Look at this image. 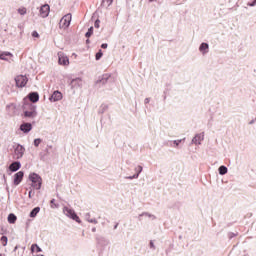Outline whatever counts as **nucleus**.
Instances as JSON below:
<instances>
[{
    "mask_svg": "<svg viewBox=\"0 0 256 256\" xmlns=\"http://www.w3.org/2000/svg\"><path fill=\"white\" fill-rule=\"evenodd\" d=\"M23 111H24V116L28 117L29 119H33L37 117L36 107L31 103L24 104Z\"/></svg>",
    "mask_w": 256,
    "mask_h": 256,
    "instance_id": "f257e3e1",
    "label": "nucleus"
},
{
    "mask_svg": "<svg viewBox=\"0 0 256 256\" xmlns=\"http://www.w3.org/2000/svg\"><path fill=\"white\" fill-rule=\"evenodd\" d=\"M29 180L31 181V185L34 189H41V185L43 183V180L41 179V176H39V174L37 173H31L29 175Z\"/></svg>",
    "mask_w": 256,
    "mask_h": 256,
    "instance_id": "f03ea898",
    "label": "nucleus"
},
{
    "mask_svg": "<svg viewBox=\"0 0 256 256\" xmlns=\"http://www.w3.org/2000/svg\"><path fill=\"white\" fill-rule=\"evenodd\" d=\"M63 213H64V215H66L67 217H70V219H73L77 223H81V219L79 218V216H77V214L75 213V210H73L69 207H64Z\"/></svg>",
    "mask_w": 256,
    "mask_h": 256,
    "instance_id": "7ed1b4c3",
    "label": "nucleus"
},
{
    "mask_svg": "<svg viewBox=\"0 0 256 256\" xmlns=\"http://www.w3.org/2000/svg\"><path fill=\"white\" fill-rule=\"evenodd\" d=\"M29 82V78L26 75H18L15 77L16 87L23 88Z\"/></svg>",
    "mask_w": 256,
    "mask_h": 256,
    "instance_id": "20e7f679",
    "label": "nucleus"
},
{
    "mask_svg": "<svg viewBox=\"0 0 256 256\" xmlns=\"http://www.w3.org/2000/svg\"><path fill=\"white\" fill-rule=\"evenodd\" d=\"M71 19V14H66L64 17H62L59 23L60 29H67L71 25Z\"/></svg>",
    "mask_w": 256,
    "mask_h": 256,
    "instance_id": "39448f33",
    "label": "nucleus"
},
{
    "mask_svg": "<svg viewBox=\"0 0 256 256\" xmlns=\"http://www.w3.org/2000/svg\"><path fill=\"white\" fill-rule=\"evenodd\" d=\"M25 153V148L22 145H16L14 149V159H21Z\"/></svg>",
    "mask_w": 256,
    "mask_h": 256,
    "instance_id": "423d86ee",
    "label": "nucleus"
},
{
    "mask_svg": "<svg viewBox=\"0 0 256 256\" xmlns=\"http://www.w3.org/2000/svg\"><path fill=\"white\" fill-rule=\"evenodd\" d=\"M58 63L59 65H69V58L65 56V53L58 52Z\"/></svg>",
    "mask_w": 256,
    "mask_h": 256,
    "instance_id": "0eeeda50",
    "label": "nucleus"
},
{
    "mask_svg": "<svg viewBox=\"0 0 256 256\" xmlns=\"http://www.w3.org/2000/svg\"><path fill=\"white\" fill-rule=\"evenodd\" d=\"M49 11H50V7L49 5L45 4L40 8V15L41 17L45 18V17H49Z\"/></svg>",
    "mask_w": 256,
    "mask_h": 256,
    "instance_id": "6e6552de",
    "label": "nucleus"
},
{
    "mask_svg": "<svg viewBox=\"0 0 256 256\" xmlns=\"http://www.w3.org/2000/svg\"><path fill=\"white\" fill-rule=\"evenodd\" d=\"M24 173L23 171H19L14 175V185H19L23 181Z\"/></svg>",
    "mask_w": 256,
    "mask_h": 256,
    "instance_id": "1a4fd4ad",
    "label": "nucleus"
},
{
    "mask_svg": "<svg viewBox=\"0 0 256 256\" xmlns=\"http://www.w3.org/2000/svg\"><path fill=\"white\" fill-rule=\"evenodd\" d=\"M63 99V94L59 91H54L52 96L50 97V101H61Z\"/></svg>",
    "mask_w": 256,
    "mask_h": 256,
    "instance_id": "9d476101",
    "label": "nucleus"
},
{
    "mask_svg": "<svg viewBox=\"0 0 256 256\" xmlns=\"http://www.w3.org/2000/svg\"><path fill=\"white\" fill-rule=\"evenodd\" d=\"M31 129H33V125H31V123H23L20 126V131H22L23 133H29Z\"/></svg>",
    "mask_w": 256,
    "mask_h": 256,
    "instance_id": "9b49d317",
    "label": "nucleus"
},
{
    "mask_svg": "<svg viewBox=\"0 0 256 256\" xmlns=\"http://www.w3.org/2000/svg\"><path fill=\"white\" fill-rule=\"evenodd\" d=\"M28 98L32 103H37L39 101V93L32 92L28 95Z\"/></svg>",
    "mask_w": 256,
    "mask_h": 256,
    "instance_id": "f8f14e48",
    "label": "nucleus"
},
{
    "mask_svg": "<svg viewBox=\"0 0 256 256\" xmlns=\"http://www.w3.org/2000/svg\"><path fill=\"white\" fill-rule=\"evenodd\" d=\"M204 137L203 134H198L192 139V142L195 143V145H201V141H203Z\"/></svg>",
    "mask_w": 256,
    "mask_h": 256,
    "instance_id": "ddd939ff",
    "label": "nucleus"
},
{
    "mask_svg": "<svg viewBox=\"0 0 256 256\" xmlns=\"http://www.w3.org/2000/svg\"><path fill=\"white\" fill-rule=\"evenodd\" d=\"M9 169H10L12 172L19 171V169H21V162H13V163L9 166Z\"/></svg>",
    "mask_w": 256,
    "mask_h": 256,
    "instance_id": "4468645a",
    "label": "nucleus"
},
{
    "mask_svg": "<svg viewBox=\"0 0 256 256\" xmlns=\"http://www.w3.org/2000/svg\"><path fill=\"white\" fill-rule=\"evenodd\" d=\"M199 50L201 51V53H203V55H205V53H207V51H209V44L207 43H202L200 45Z\"/></svg>",
    "mask_w": 256,
    "mask_h": 256,
    "instance_id": "2eb2a0df",
    "label": "nucleus"
},
{
    "mask_svg": "<svg viewBox=\"0 0 256 256\" xmlns=\"http://www.w3.org/2000/svg\"><path fill=\"white\" fill-rule=\"evenodd\" d=\"M17 222V216L15 214H9L8 215V223L15 224Z\"/></svg>",
    "mask_w": 256,
    "mask_h": 256,
    "instance_id": "dca6fc26",
    "label": "nucleus"
},
{
    "mask_svg": "<svg viewBox=\"0 0 256 256\" xmlns=\"http://www.w3.org/2000/svg\"><path fill=\"white\" fill-rule=\"evenodd\" d=\"M31 253H41V248L37 244H32Z\"/></svg>",
    "mask_w": 256,
    "mask_h": 256,
    "instance_id": "f3484780",
    "label": "nucleus"
},
{
    "mask_svg": "<svg viewBox=\"0 0 256 256\" xmlns=\"http://www.w3.org/2000/svg\"><path fill=\"white\" fill-rule=\"evenodd\" d=\"M39 211H41V208L36 207L34 208L31 212H30V217H37V214L39 213Z\"/></svg>",
    "mask_w": 256,
    "mask_h": 256,
    "instance_id": "a211bd4d",
    "label": "nucleus"
},
{
    "mask_svg": "<svg viewBox=\"0 0 256 256\" xmlns=\"http://www.w3.org/2000/svg\"><path fill=\"white\" fill-rule=\"evenodd\" d=\"M0 242L3 245V247H7V242H8L7 236H2L0 239Z\"/></svg>",
    "mask_w": 256,
    "mask_h": 256,
    "instance_id": "6ab92c4d",
    "label": "nucleus"
},
{
    "mask_svg": "<svg viewBox=\"0 0 256 256\" xmlns=\"http://www.w3.org/2000/svg\"><path fill=\"white\" fill-rule=\"evenodd\" d=\"M219 173H220V175H226V173H227V167H225V166H220V167H219Z\"/></svg>",
    "mask_w": 256,
    "mask_h": 256,
    "instance_id": "aec40b11",
    "label": "nucleus"
},
{
    "mask_svg": "<svg viewBox=\"0 0 256 256\" xmlns=\"http://www.w3.org/2000/svg\"><path fill=\"white\" fill-rule=\"evenodd\" d=\"M19 15H27V8L21 7L18 9Z\"/></svg>",
    "mask_w": 256,
    "mask_h": 256,
    "instance_id": "412c9836",
    "label": "nucleus"
},
{
    "mask_svg": "<svg viewBox=\"0 0 256 256\" xmlns=\"http://www.w3.org/2000/svg\"><path fill=\"white\" fill-rule=\"evenodd\" d=\"M11 53L9 52H4L2 54H0V59H2L3 61H5V57H11Z\"/></svg>",
    "mask_w": 256,
    "mask_h": 256,
    "instance_id": "4be33fe9",
    "label": "nucleus"
},
{
    "mask_svg": "<svg viewBox=\"0 0 256 256\" xmlns=\"http://www.w3.org/2000/svg\"><path fill=\"white\" fill-rule=\"evenodd\" d=\"M101 57H103V51L99 50L96 55H95V59L96 61H99V59H101Z\"/></svg>",
    "mask_w": 256,
    "mask_h": 256,
    "instance_id": "5701e85b",
    "label": "nucleus"
},
{
    "mask_svg": "<svg viewBox=\"0 0 256 256\" xmlns=\"http://www.w3.org/2000/svg\"><path fill=\"white\" fill-rule=\"evenodd\" d=\"M93 35V27H90L89 29H88V32L86 33V37H91Z\"/></svg>",
    "mask_w": 256,
    "mask_h": 256,
    "instance_id": "b1692460",
    "label": "nucleus"
},
{
    "mask_svg": "<svg viewBox=\"0 0 256 256\" xmlns=\"http://www.w3.org/2000/svg\"><path fill=\"white\" fill-rule=\"evenodd\" d=\"M39 145H41V139L37 138V139L34 140V146L38 147Z\"/></svg>",
    "mask_w": 256,
    "mask_h": 256,
    "instance_id": "393cba45",
    "label": "nucleus"
},
{
    "mask_svg": "<svg viewBox=\"0 0 256 256\" xmlns=\"http://www.w3.org/2000/svg\"><path fill=\"white\" fill-rule=\"evenodd\" d=\"M32 37L39 39V33L37 31L32 32Z\"/></svg>",
    "mask_w": 256,
    "mask_h": 256,
    "instance_id": "a878e982",
    "label": "nucleus"
},
{
    "mask_svg": "<svg viewBox=\"0 0 256 256\" xmlns=\"http://www.w3.org/2000/svg\"><path fill=\"white\" fill-rule=\"evenodd\" d=\"M99 23H101V21L96 20V21H95V24H94V27H96L97 29H99Z\"/></svg>",
    "mask_w": 256,
    "mask_h": 256,
    "instance_id": "bb28decb",
    "label": "nucleus"
},
{
    "mask_svg": "<svg viewBox=\"0 0 256 256\" xmlns=\"http://www.w3.org/2000/svg\"><path fill=\"white\" fill-rule=\"evenodd\" d=\"M104 3H106L107 5H111L113 3V0H104Z\"/></svg>",
    "mask_w": 256,
    "mask_h": 256,
    "instance_id": "cd10ccee",
    "label": "nucleus"
},
{
    "mask_svg": "<svg viewBox=\"0 0 256 256\" xmlns=\"http://www.w3.org/2000/svg\"><path fill=\"white\" fill-rule=\"evenodd\" d=\"M107 47H108L107 43H104V44L101 45L102 49H107Z\"/></svg>",
    "mask_w": 256,
    "mask_h": 256,
    "instance_id": "c85d7f7f",
    "label": "nucleus"
},
{
    "mask_svg": "<svg viewBox=\"0 0 256 256\" xmlns=\"http://www.w3.org/2000/svg\"><path fill=\"white\" fill-rule=\"evenodd\" d=\"M181 142V140H175L174 144H176V147H179V143Z\"/></svg>",
    "mask_w": 256,
    "mask_h": 256,
    "instance_id": "c756f323",
    "label": "nucleus"
},
{
    "mask_svg": "<svg viewBox=\"0 0 256 256\" xmlns=\"http://www.w3.org/2000/svg\"><path fill=\"white\" fill-rule=\"evenodd\" d=\"M143 171V167L138 166V173H141Z\"/></svg>",
    "mask_w": 256,
    "mask_h": 256,
    "instance_id": "7c9ffc66",
    "label": "nucleus"
},
{
    "mask_svg": "<svg viewBox=\"0 0 256 256\" xmlns=\"http://www.w3.org/2000/svg\"><path fill=\"white\" fill-rule=\"evenodd\" d=\"M249 5L250 7H254V5H256V0H254L253 3H250Z\"/></svg>",
    "mask_w": 256,
    "mask_h": 256,
    "instance_id": "2f4dec72",
    "label": "nucleus"
},
{
    "mask_svg": "<svg viewBox=\"0 0 256 256\" xmlns=\"http://www.w3.org/2000/svg\"><path fill=\"white\" fill-rule=\"evenodd\" d=\"M150 246H151V247H154L153 242H150Z\"/></svg>",
    "mask_w": 256,
    "mask_h": 256,
    "instance_id": "473e14b6",
    "label": "nucleus"
},
{
    "mask_svg": "<svg viewBox=\"0 0 256 256\" xmlns=\"http://www.w3.org/2000/svg\"><path fill=\"white\" fill-rule=\"evenodd\" d=\"M51 203H55V199L51 200Z\"/></svg>",
    "mask_w": 256,
    "mask_h": 256,
    "instance_id": "72a5a7b5",
    "label": "nucleus"
},
{
    "mask_svg": "<svg viewBox=\"0 0 256 256\" xmlns=\"http://www.w3.org/2000/svg\"><path fill=\"white\" fill-rule=\"evenodd\" d=\"M29 197H31V192H29Z\"/></svg>",
    "mask_w": 256,
    "mask_h": 256,
    "instance_id": "f704fd0d",
    "label": "nucleus"
},
{
    "mask_svg": "<svg viewBox=\"0 0 256 256\" xmlns=\"http://www.w3.org/2000/svg\"><path fill=\"white\" fill-rule=\"evenodd\" d=\"M149 1H150V3H152L153 0H149Z\"/></svg>",
    "mask_w": 256,
    "mask_h": 256,
    "instance_id": "c9c22d12",
    "label": "nucleus"
},
{
    "mask_svg": "<svg viewBox=\"0 0 256 256\" xmlns=\"http://www.w3.org/2000/svg\"><path fill=\"white\" fill-rule=\"evenodd\" d=\"M4 179H5V174L3 175Z\"/></svg>",
    "mask_w": 256,
    "mask_h": 256,
    "instance_id": "e433bc0d",
    "label": "nucleus"
}]
</instances>
